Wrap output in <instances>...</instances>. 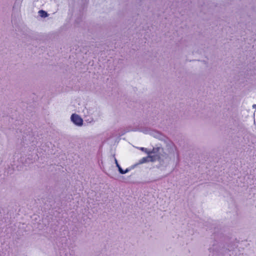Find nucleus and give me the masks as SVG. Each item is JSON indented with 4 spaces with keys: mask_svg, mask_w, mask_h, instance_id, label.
I'll list each match as a JSON object with an SVG mask.
<instances>
[{
    "mask_svg": "<svg viewBox=\"0 0 256 256\" xmlns=\"http://www.w3.org/2000/svg\"><path fill=\"white\" fill-rule=\"evenodd\" d=\"M214 234V238L216 241L218 240L219 238L220 239V242L219 244L218 247L216 246L214 244H213L212 248L214 250L220 252L222 254L226 255L228 254L229 252L234 250V248H236V246L235 243L230 240L229 238L224 237L222 233L217 234L215 230Z\"/></svg>",
    "mask_w": 256,
    "mask_h": 256,
    "instance_id": "obj_1",
    "label": "nucleus"
},
{
    "mask_svg": "<svg viewBox=\"0 0 256 256\" xmlns=\"http://www.w3.org/2000/svg\"><path fill=\"white\" fill-rule=\"evenodd\" d=\"M70 120L72 122L77 126H81L83 124V120L77 114H72L71 116Z\"/></svg>",
    "mask_w": 256,
    "mask_h": 256,
    "instance_id": "obj_2",
    "label": "nucleus"
},
{
    "mask_svg": "<svg viewBox=\"0 0 256 256\" xmlns=\"http://www.w3.org/2000/svg\"><path fill=\"white\" fill-rule=\"evenodd\" d=\"M56 196H57L55 194V192L54 190L50 192V194L48 196H44L42 198L44 199V200H46V201L50 202L53 200L55 201V200L56 199Z\"/></svg>",
    "mask_w": 256,
    "mask_h": 256,
    "instance_id": "obj_3",
    "label": "nucleus"
},
{
    "mask_svg": "<svg viewBox=\"0 0 256 256\" xmlns=\"http://www.w3.org/2000/svg\"><path fill=\"white\" fill-rule=\"evenodd\" d=\"M156 160V157H153L150 154H148V156L146 158H143L140 160V163L142 164L148 162H152Z\"/></svg>",
    "mask_w": 256,
    "mask_h": 256,
    "instance_id": "obj_4",
    "label": "nucleus"
},
{
    "mask_svg": "<svg viewBox=\"0 0 256 256\" xmlns=\"http://www.w3.org/2000/svg\"><path fill=\"white\" fill-rule=\"evenodd\" d=\"M38 13L41 17L46 18L48 16V14L46 12L43 10H40L38 12Z\"/></svg>",
    "mask_w": 256,
    "mask_h": 256,
    "instance_id": "obj_5",
    "label": "nucleus"
},
{
    "mask_svg": "<svg viewBox=\"0 0 256 256\" xmlns=\"http://www.w3.org/2000/svg\"><path fill=\"white\" fill-rule=\"evenodd\" d=\"M119 172L122 174H124L130 171V169L128 168H126L124 170L120 167L118 168Z\"/></svg>",
    "mask_w": 256,
    "mask_h": 256,
    "instance_id": "obj_6",
    "label": "nucleus"
},
{
    "mask_svg": "<svg viewBox=\"0 0 256 256\" xmlns=\"http://www.w3.org/2000/svg\"><path fill=\"white\" fill-rule=\"evenodd\" d=\"M139 149L143 152H145L147 153L148 154H152V152L149 151L147 148H140Z\"/></svg>",
    "mask_w": 256,
    "mask_h": 256,
    "instance_id": "obj_7",
    "label": "nucleus"
},
{
    "mask_svg": "<svg viewBox=\"0 0 256 256\" xmlns=\"http://www.w3.org/2000/svg\"><path fill=\"white\" fill-rule=\"evenodd\" d=\"M128 177H124V176H122V177H120V179L119 180L120 181H122V182H127L126 181V178H128Z\"/></svg>",
    "mask_w": 256,
    "mask_h": 256,
    "instance_id": "obj_8",
    "label": "nucleus"
},
{
    "mask_svg": "<svg viewBox=\"0 0 256 256\" xmlns=\"http://www.w3.org/2000/svg\"><path fill=\"white\" fill-rule=\"evenodd\" d=\"M115 162H116V166L118 168L119 167H120V165L118 164V161L116 159L115 160Z\"/></svg>",
    "mask_w": 256,
    "mask_h": 256,
    "instance_id": "obj_9",
    "label": "nucleus"
},
{
    "mask_svg": "<svg viewBox=\"0 0 256 256\" xmlns=\"http://www.w3.org/2000/svg\"><path fill=\"white\" fill-rule=\"evenodd\" d=\"M252 107H253L254 108H256V104H254V105H253Z\"/></svg>",
    "mask_w": 256,
    "mask_h": 256,
    "instance_id": "obj_10",
    "label": "nucleus"
},
{
    "mask_svg": "<svg viewBox=\"0 0 256 256\" xmlns=\"http://www.w3.org/2000/svg\"><path fill=\"white\" fill-rule=\"evenodd\" d=\"M58 197L60 198V194H58Z\"/></svg>",
    "mask_w": 256,
    "mask_h": 256,
    "instance_id": "obj_11",
    "label": "nucleus"
}]
</instances>
